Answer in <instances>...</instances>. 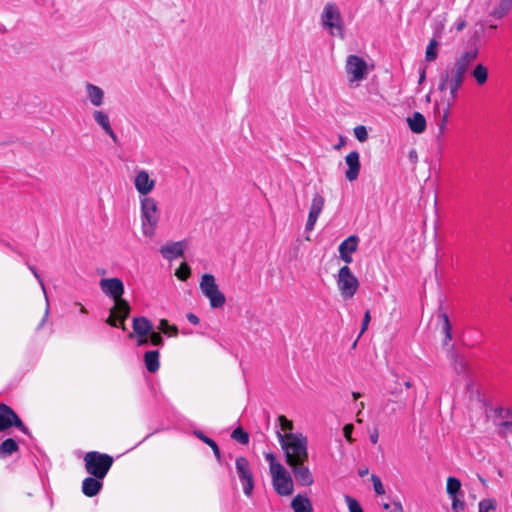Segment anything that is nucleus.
Here are the masks:
<instances>
[{
	"label": "nucleus",
	"instance_id": "f257e3e1",
	"mask_svg": "<svg viewBox=\"0 0 512 512\" xmlns=\"http://www.w3.org/2000/svg\"><path fill=\"white\" fill-rule=\"evenodd\" d=\"M101 291L114 301V305L110 308V315L106 323L110 326L125 330L124 321L130 314L131 307L129 303L123 299L125 291L123 281L120 278H102L99 282Z\"/></svg>",
	"mask_w": 512,
	"mask_h": 512
},
{
	"label": "nucleus",
	"instance_id": "f03ea898",
	"mask_svg": "<svg viewBox=\"0 0 512 512\" xmlns=\"http://www.w3.org/2000/svg\"><path fill=\"white\" fill-rule=\"evenodd\" d=\"M139 200V219L141 234L145 239H153L161 219V209L155 197H144Z\"/></svg>",
	"mask_w": 512,
	"mask_h": 512
},
{
	"label": "nucleus",
	"instance_id": "7ed1b4c3",
	"mask_svg": "<svg viewBox=\"0 0 512 512\" xmlns=\"http://www.w3.org/2000/svg\"><path fill=\"white\" fill-rule=\"evenodd\" d=\"M287 465L308 460V440L302 433L277 434Z\"/></svg>",
	"mask_w": 512,
	"mask_h": 512
},
{
	"label": "nucleus",
	"instance_id": "20e7f679",
	"mask_svg": "<svg viewBox=\"0 0 512 512\" xmlns=\"http://www.w3.org/2000/svg\"><path fill=\"white\" fill-rule=\"evenodd\" d=\"M345 74L350 88H357L374 70V64L368 57L350 54L345 60Z\"/></svg>",
	"mask_w": 512,
	"mask_h": 512
},
{
	"label": "nucleus",
	"instance_id": "39448f33",
	"mask_svg": "<svg viewBox=\"0 0 512 512\" xmlns=\"http://www.w3.org/2000/svg\"><path fill=\"white\" fill-rule=\"evenodd\" d=\"M321 25L332 37L345 38V25L340 9L334 3H327L321 13Z\"/></svg>",
	"mask_w": 512,
	"mask_h": 512
},
{
	"label": "nucleus",
	"instance_id": "423d86ee",
	"mask_svg": "<svg viewBox=\"0 0 512 512\" xmlns=\"http://www.w3.org/2000/svg\"><path fill=\"white\" fill-rule=\"evenodd\" d=\"M335 280L338 292L343 301L353 299L358 293L360 282L348 265H344L338 270Z\"/></svg>",
	"mask_w": 512,
	"mask_h": 512
},
{
	"label": "nucleus",
	"instance_id": "0eeeda50",
	"mask_svg": "<svg viewBox=\"0 0 512 512\" xmlns=\"http://www.w3.org/2000/svg\"><path fill=\"white\" fill-rule=\"evenodd\" d=\"M199 288L202 294L209 300L212 308H222L226 303V297L220 290L214 275L205 273L201 276Z\"/></svg>",
	"mask_w": 512,
	"mask_h": 512
},
{
	"label": "nucleus",
	"instance_id": "6e6552de",
	"mask_svg": "<svg viewBox=\"0 0 512 512\" xmlns=\"http://www.w3.org/2000/svg\"><path fill=\"white\" fill-rule=\"evenodd\" d=\"M466 77L460 75L448 68L441 75L438 89L443 93L441 98L455 101L458 97V92L462 88Z\"/></svg>",
	"mask_w": 512,
	"mask_h": 512
},
{
	"label": "nucleus",
	"instance_id": "1a4fd4ad",
	"mask_svg": "<svg viewBox=\"0 0 512 512\" xmlns=\"http://www.w3.org/2000/svg\"><path fill=\"white\" fill-rule=\"evenodd\" d=\"M132 184L138 195V199L152 197L151 194L157 187V178L153 172L144 168H138L134 171Z\"/></svg>",
	"mask_w": 512,
	"mask_h": 512
},
{
	"label": "nucleus",
	"instance_id": "9d476101",
	"mask_svg": "<svg viewBox=\"0 0 512 512\" xmlns=\"http://www.w3.org/2000/svg\"><path fill=\"white\" fill-rule=\"evenodd\" d=\"M84 461L87 472L98 479H103L106 476L113 463L111 456L98 452H88Z\"/></svg>",
	"mask_w": 512,
	"mask_h": 512
},
{
	"label": "nucleus",
	"instance_id": "9b49d317",
	"mask_svg": "<svg viewBox=\"0 0 512 512\" xmlns=\"http://www.w3.org/2000/svg\"><path fill=\"white\" fill-rule=\"evenodd\" d=\"M153 324L144 316L134 317L132 319V332L128 337L136 341L137 346L148 344L149 335L152 333Z\"/></svg>",
	"mask_w": 512,
	"mask_h": 512
},
{
	"label": "nucleus",
	"instance_id": "f8f14e48",
	"mask_svg": "<svg viewBox=\"0 0 512 512\" xmlns=\"http://www.w3.org/2000/svg\"><path fill=\"white\" fill-rule=\"evenodd\" d=\"M237 476L242 484L243 492L247 497L253 494L255 481L249 461L245 457H238L235 461Z\"/></svg>",
	"mask_w": 512,
	"mask_h": 512
},
{
	"label": "nucleus",
	"instance_id": "ddd939ff",
	"mask_svg": "<svg viewBox=\"0 0 512 512\" xmlns=\"http://www.w3.org/2000/svg\"><path fill=\"white\" fill-rule=\"evenodd\" d=\"M478 55H479V50L477 47H473L469 50L462 51L454 59V62L452 63V65L447 68L466 77L467 73L469 72V70L471 68V65L477 59Z\"/></svg>",
	"mask_w": 512,
	"mask_h": 512
},
{
	"label": "nucleus",
	"instance_id": "4468645a",
	"mask_svg": "<svg viewBox=\"0 0 512 512\" xmlns=\"http://www.w3.org/2000/svg\"><path fill=\"white\" fill-rule=\"evenodd\" d=\"M270 475L272 478V485L277 494L281 496H289L293 493V479L285 467L270 473Z\"/></svg>",
	"mask_w": 512,
	"mask_h": 512
},
{
	"label": "nucleus",
	"instance_id": "2eb2a0df",
	"mask_svg": "<svg viewBox=\"0 0 512 512\" xmlns=\"http://www.w3.org/2000/svg\"><path fill=\"white\" fill-rule=\"evenodd\" d=\"M16 426L24 433L27 432V428L23 425L20 418L15 412L6 404L0 405V431L6 430L11 426Z\"/></svg>",
	"mask_w": 512,
	"mask_h": 512
},
{
	"label": "nucleus",
	"instance_id": "dca6fc26",
	"mask_svg": "<svg viewBox=\"0 0 512 512\" xmlns=\"http://www.w3.org/2000/svg\"><path fill=\"white\" fill-rule=\"evenodd\" d=\"M324 204L325 199L323 198V196H321L318 193L313 195L309 209L308 219L305 226V229L307 231H312L314 229V226L324 208Z\"/></svg>",
	"mask_w": 512,
	"mask_h": 512
},
{
	"label": "nucleus",
	"instance_id": "f3484780",
	"mask_svg": "<svg viewBox=\"0 0 512 512\" xmlns=\"http://www.w3.org/2000/svg\"><path fill=\"white\" fill-rule=\"evenodd\" d=\"M345 164L347 166L345 178L349 182H354L358 179L361 170L360 154L357 151H351L345 156Z\"/></svg>",
	"mask_w": 512,
	"mask_h": 512
},
{
	"label": "nucleus",
	"instance_id": "a211bd4d",
	"mask_svg": "<svg viewBox=\"0 0 512 512\" xmlns=\"http://www.w3.org/2000/svg\"><path fill=\"white\" fill-rule=\"evenodd\" d=\"M92 117L94 122L102 129V131L116 143L118 141V137L112 128L108 113L104 110L97 109L92 112Z\"/></svg>",
	"mask_w": 512,
	"mask_h": 512
},
{
	"label": "nucleus",
	"instance_id": "6ab92c4d",
	"mask_svg": "<svg viewBox=\"0 0 512 512\" xmlns=\"http://www.w3.org/2000/svg\"><path fill=\"white\" fill-rule=\"evenodd\" d=\"M296 480L302 486H311L314 482L310 469L305 465V462H298L289 465Z\"/></svg>",
	"mask_w": 512,
	"mask_h": 512
},
{
	"label": "nucleus",
	"instance_id": "aec40b11",
	"mask_svg": "<svg viewBox=\"0 0 512 512\" xmlns=\"http://www.w3.org/2000/svg\"><path fill=\"white\" fill-rule=\"evenodd\" d=\"M85 95L87 101L94 107H101L105 102L104 90L92 83H86L84 85Z\"/></svg>",
	"mask_w": 512,
	"mask_h": 512
},
{
	"label": "nucleus",
	"instance_id": "412c9836",
	"mask_svg": "<svg viewBox=\"0 0 512 512\" xmlns=\"http://www.w3.org/2000/svg\"><path fill=\"white\" fill-rule=\"evenodd\" d=\"M185 248V241L170 242L160 248V253L164 259L172 261L178 257H182Z\"/></svg>",
	"mask_w": 512,
	"mask_h": 512
},
{
	"label": "nucleus",
	"instance_id": "4be33fe9",
	"mask_svg": "<svg viewBox=\"0 0 512 512\" xmlns=\"http://www.w3.org/2000/svg\"><path fill=\"white\" fill-rule=\"evenodd\" d=\"M357 247L358 238L354 235L349 236L339 245L340 257L346 263V265L353 261L352 254L357 250Z\"/></svg>",
	"mask_w": 512,
	"mask_h": 512
},
{
	"label": "nucleus",
	"instance_id": "5701e85b",
	"mask_svg": "<svg viewBox=\"0 0 512 512\" xmlns=\"http://www.w3.org/2000/svg\"><path fill=\"white\" fill-rule=\"evenodd\" d=\"M406 121L410 130L416 134L423 133L426 129V119L420 112H414Z\"/></svg>",
	"mask_w": 512,
	"mask_h": 512
},
{
	"label": "nucleus",
	"instance_id": "b1692460",
	"mask_svg": "<svg viewBox=\"0 0 512 512\" xmlns=\"http://www.w3.org/2000/svg\"><path fill=\"white\" fill-rule=\"evenodd\" d=\"M442 29H443V24L441 25L440 29L435 33V37L429 41V43L426 47L425 60L427 62H433L438 57V50H439L440 43L437 38H440Z\"/></svg>",
	"mask_w": 512,
	"mask_h": 512
},
{
	"label": "nucleus",
	"instance_id": "393cba45",
	"mask_svg": "<svg viewBox=\"0 0 512 512\" xmlns=\"http://www.w3.org/2000/svg\"><path fill=\"white\" fill-rule=\"evenodd\" d=\"M294 512H312L313 507L310 499L302 494H297L291 501Z\"/></svg>",
	"mask_w": 512,
	"mask_h": 512
},
{
	"label": "nucleus",
	"instance_id": "a878e982",
	"mask_svg": "<svg viewBox=\"0 0 512 512\" xmlns=\"http://www.w3.org/2000/svg\"><path fill=\"white\" fill-rule=\"evenodd\" d=\"M512 9V0H496L494 7L490 12V16L501 19L505 17Z\"/></svg>",
	"mask_w": 512,
	"mask_h": 512
},
{
	"label": "nucleus",
	"instance_id": "bb28decb",
	"mask_svg": "<svg viewBox=\"0 0 512 512\" xmlns=\"http://www.w3.org/2000/svg\"><path fill=\"white\" fill-rule=\"evenodd\" d=\"M471 76L478 86H483L488 81V68L483 63H477L471 70Z\"/></svg>",
	"mask_w": 512,
	"mask_h": 512
},
{
	"label": "nucleus",
	"instance_id": "cd10ccee",
	"mask_svg": "<svg viewBox=\"0 0 512 512\" xmlns=\"http://www.w3.org/2000/svg\"><path fill=\"white\" fill-rule=\"evenodd\" d=\"M102 483L98 478L88 477L85 478L82 484V491L88 497H93L100 491Z\"/></svg>",
	"mask_w": 512,
	"mask_h": 512
},
{
	"label": "nucleus",
	"instance_id": "c85d7f7f",
	"mask_svg": "<svg viewBox=\"0 0 512 512\" xmlns=\"http://www.w3.org/2000/svg\"><path fill=\"white\" fill-rule=\"evenodd\" d=\"M454 103H455V101L445 99V98H440V100L438 102H436L435 110L439 114H441V120L444 123L448 122L450 111H451V108L454 105Z\"/></svg>",
	"mask_w": 512,
	"mask_h": 512
},
{
	"label": "nucleus",
	"instance_id": "c756f323",
	"mask_svg": "<svg viewBox=\"0 0 512 512\" xmlns=\"http://www.w3.org/2000/svg\"><path fill=\"white\" fill-rule=\"evenodd\" d=\"M145 366L151 373L159 369V352L157 350L147 351L144 355Z\"/></svg>",
	"mask_w": 512,
	"mask_h": 512
},
{
	"label": "nucleus",
	"instance_id": "7c9ffc66",
	"mask_svg": "<svg viewBox=\"0 0 512 512\" xmlns=\"http://www.w3.org/2000/svg\"><path fill=\"white\" fill-rule=\"evenodd\" d=\"M461 482L456 477H448L446 480V493L449 497L458 496L461 494Z\"/></svg>",
	"mask_w": 512,
	"mask_h": 512
},
{
	"label": "nucleus",
	"instance_id": "2f4dec72",
	"mask_svg": "<svg viewBox=\"0 0 512 512\" xmlns=\"http://www.w3.org/2000/svg\"><path fill=\"white\" fill-rule=\"evenodd\" d=\"M30 270L32 271V273L34 274V276L37 278V280L39 281V284H40V287L42 289V292L44 294V297H45V312H44V316L41 320V323H40V327L44 325V323L46 322L48 316H49V299H48V296H47V293H46V287H45V284L43 282V280L41 279L40 275L37 273L36 269L34 267H30Z\"/></svg>",
	"mask_w": 512,
	"mask_h": 512
},
{
	"label": "nucleus",
	"instance_id": "473e14b6",
	"mask_svg": "<svg viewBox=\"0 0 512 512\" xmlns=\"http://www.w3.org/2000/svg\"><path fill=\"white\" fill-rule=\"evenodd\" d=\"M158 329L163 334L169 336V337H177L178 336V328L175 325L169 324L168 320L161 319L159 321Z\"/></svg>",
	"mask_w": 512,
	"mask_h": 512
},
{
	"label": "nucleus",
	"instance_id": "72a5a7b5",
	"mask_svg": "<svg viewBox=\"0 0 512 512\" xmlns=\"http://www.w3.org/2000/svg\"><path fill=\"white\" fill-rule=\"evenodd\" d=\"M17 449H18L17 443L13 439L9 438V439H6L0 445V454L10 455L13 452L17 451Z\"/></svg>",
	"mask_w": 512,
	"mask_h": 512
},
{
	"label": "nucleus",
	"instance_id": "f704fd0d",
	"mask_svg": "<svg viewBox=\"0 0 512 512\" xmlns=\"http://www.w3.org/2000/svg\"><path fill=\"white\" fill-rule=\"evenodd\" d=\"M196 436L201 439L204 443L207 444V446H210L214 452V455L216 456V458L219 460L221 458V455H220V450L218 448V445L216 444V442L214 440H212L211 438L205 436L202 432H196Z\"/></svg>",
	"mask_w": 512,
	"mask_h": 512
},
{
	"label": "nucleus",
	"instance_id": "c9c22d12",
	"mask_svg": "<svg viewBox=\"0 0 512 512\" xmlns=\"http://www.w3.org/2000/svg\"><path fill=\"white\" fill-rule=\"evenodd\" d=\"M478 507L479 512H492L495 511L497 507V502L495 499L486 498L479 502Z\"/></svg>",
	"mask_w": 512,
	"mask_h": 512
},
{
	"label": "nucleus",
	"instance_id": "e433bc0d",
	"mask_svg": "<svg viewBox=\"0 0 512 512\" xmlns=\"http://www.w3.org/2000/svg\"><path fill=\"white\" fill-rule=\"evenodd\" d=\"M191 274V269L189 265L185 262L181 263L178 269L175 271L176 277L181 281H186Z\"/></svg>",
	"mask_w": 512,
	"mask_h": 512
},
{
	"label": "nucleus",
	"instance_id": "4c0bfd02",
	"mask_svg": "<svg viewBox=\"0 0 512 512\" xmlns=\"http://www.w3.org/2000/svg\"><path fill=\"white\" fill-rule=\"evenodd\" d=\"M266 460L269 462V470L270 473L280 470L284 466L276 459V456L273 453H267L265 455Z\"/></svg>",
	"mask_w": 512,
	"mask_h": 512
},
{
	"label": "nucleus",
	"instance_id": "58836bf2",
	"mask_svg": "<svg viewBox=\"0 0 512 512\" xmlns=\"http://www.w3.org/2000/svg\"><path fill=\"white\" fill-rule=\"evenodd\" d=\"M451 499V509L453 512H463L466 504L463 499L460 498V495L449 497Z\"/></svg>",
	"mask_w": 512,
	"mask_h": 512
},
{
	"label": "nucleus",
	"instance_id": "ea45409f",
	"mask_svg": "<svg viewBox=\"0 0 512 512\" xmlns=\"http://www.w3.org/2000/svg\"><path fill=\"white\" fill-rule=\"evenodd\" d=\"M344 499L348 506L349 512H363L361 505L355 498L349 495H345Z\"/></svg>",
	"mask_w": 512,
	"mask_h": 512
},
{
	"label": "nucleus",
	"instance_id": "a19ab883",
	"mask_svg": "<svg viewBox=\"0 0 512 512\" xmlns=\"http://www.w3.org/2000/svg\"><path fill=\"white\" fill-rule=\"evenodd\" d=\"M278 422L281 427V434L292 432L293 430V422L289 419H287L284 415H280L278 417Z\"/></svg>",
	"mask_w": 512,
	"mask_h": 512
},
{
	"label": "nucleus",
	"instance_id": "79ce46f5",
	"mask_svg": "<svg viewBox=\"0 0 512 512\" xmlns=\"http://www.w3.org/2000/svg\"><path fill=\"white\" fill-rule=\"evenodd\" d=\"M232 438L242 444H247L249 442L248 434L242 428H236L232 433Z\"/></svg>",
	"mask_w": 512,
	"mask_h": 512
},
{
	"label": "nucleus",
	"instance_id": "37998d69",
	"mask_svg": "<svg viewBox=\"0 0 512 512\" xmlns=\"http://www.w3.org/2000/svg\"><path fill=\"white\" fill-rule=\"evenodd\" d=\"M355 138L359 142H365L368 139V131L364 125H358L353 130Z\"/></svg>",
	"mask_w": 512,
	"mask_h": 512
},
{
	"label": "nucleus",
	"instance_id": "c03bdc74",
	"mask_svg": "<svg viewBox=\"0 0 512 512\" xmlns=\"http://www.w3.org/2000/svg\"><path fill=\"white\" fill-rule=\"evenodd\" d=\"M371 480L373 483L375 493L378 495H383L385 493V490L381 482V479L377 475H372Z\"/></svg>",
	"mask_w": 512,
	"mask_h": 512
},
{
	"label": "nucleus",
	"instance_id": "a18cd8bd",
	"mask_svg": "<svg viewBox=\"0 0 512 512\" xmlns=\"http://www.w3.org/2000/svg\"><path fill=\"white\" fill-rule=\"evenodd\" d=\"M149 341L154 346H162L163 345V338L159 332H155L152 330V333L149 335Z\"/></svg>",
	"mask_w": 512,
	"mask_h": 512
},
{
	"label": "nucleus",
	"instance_id": "49530a36",
	"mask_svg": "<svg viewBox=\"0 0 512 512\" xmlns=\"http://www.w3.org/2000/svg\"><path fill=\"white\" fill-rule=\"evenodd\" d=\"M442 318L444 321V331L446 333V339L450 340L451 339V325L449 322V318L446 314H442Z\"/></svg>",
	"mask_w": 512,
	"mask_h": 512
},
{
	"label": "nucleus",
	"instance_id": "de8ad7c7",
	"mask_svg": "<svg viewBox=\"0 0 512 512\" xmlns=\"http://www.w3.org/2000/svg\"><path fill=\"white\" fill-rule=\"evenodd\" d=\"M344 436L350 443L353 442L352 438V432H353V425L352 424H346L343 428Z\"/></svg>",
	"mask_w": 512,
	"mask_h": 512
},
{
	"label": "nucleus",
	"instance_id": "09e8293b",
	"mask_svg": "<svg viewBox=\"0 0 512 512\" xmlns=\"http://www.w3.org/2000/svg\"><path fill=\"white\" fill-rule=\"evenodd\" d=\"M370 320H371L370 311L367 310L363 317L361 334H363L367 330Z\"/></svg>",
	"mask_w": 512,
	"mask_h": 512
},
{
	"label": "nucleus",
	"instance_id": "8fccbe9b",
	"mask_svg": "<svg viewBox=\"0 0 512 512\" xmlns=\"http://www.w3.org/2000/svg\"><path fill=\"white\" fill-rule=\"evenodd\" d=\"M378 439H379V431H378V429H374V430L370 433V441H371L373 444H377Z\"/></svg>",
	"mask_w": 512,
	"mask_h": 512
},
{
	"label": "nucleus",
	"instance_id": "3c124183",
	"mask_svg": "<svg viewBox=\"0 0 512 512\" xmlns=\"http://www.w3.org/2000/svg\"><path fill=\"white\" fill-rule=\"evenodd\" d=\"M466 27L465 19H459L455 24V29L460 32Z\"/></svg>",
	"mask_w": 512,
	"mask_h": 512
},
{
	"label": "nucleus",
	"instance_id": "603ef678",
	"mask_svg": "<svg viewBox=\"0 0 512 512\" xmlns=\"http://www.w3.org/2000/svg\"><path fill=\"white\" fill-rule=\"evenodd\" d=\"M187 319L190 323H192L194 325L199 324V318L193 313L187 314Z\"/></svg>",
	"mask_w": 512,
	"mask_h": 512
},
{
	"label": "nucleus",
	"instance_id": "864d4df0",
	"mask_svg": "<svg viewBox=\"0 0 512 512\" xmlns=\"http://www.w3.org/2000/svg\"><path fill=\"white\" fill-rule=\"evenodd\" d=\"M497 411L499 412L500 415H502V413L505 412V417H511L512 418V409H507L505 410L504 408H499L497 409Z\"/></svg>",
	"mask_w": 512,
	"mask_h": 512
},
{
	"label": "nucleus",
	"instance_id": "5fc2aeb1",
	"mask_svg": "<svg viewBox=\"0 0 512 512\" xmlns=\"http://www.w3.org/2000/svg\"><path fill=\"white\" fill-rule=\"evenodd\" d=\"M426 78V72L425 70H422L419 77V83H422Z\"/></svg>",
	"mask_w": 512,
	"mask_h": 512
},
{
	"label": "nucleus",
	"instance_id": "6e6d98bb",
	"mask_svg": "<svg viewBox=\"0 0 512 512\" xmlns=\"http://www.w3.org/2000/svg\"><path fill=\"white\" fill-rule=\"evenodd\" d=\"M77 305L80 307V308H79V311H80L81 313H83V314H86V313H87V310L85 309V307H84L82 304L77 303Z\"/></svg>",
	"mask_w": 512,
	"mask_h": 512
},
{
	"label": "nucleus",
	"instance_id": "4d7b16f0",
	"mask_svg": "<svg viewBox=\"0 0 512 512\" xmlns=\"http://www.w3.org/2000/svg\"><path fill=\"white\" fill-rule=\"evenodd\" d=\"M446 124H447V123H444V122L441 120L440 125H439V129H440V131H441V132H443V131L445 130V128H446Z\"/></svg>",
	"mask_w": 512,
	"mask_h": 512
},
{
	"label": "nucleus",
	"instance_id": "13d9d810",
	"mask_svg": "<svg viewBox=\"0 0 512 512\" xmlns=\"http://www.w3.org/2000/svg\"><path fill=\"white\" fill-rule=\"evenodd\" d=\"M360 396H361V395H360V393H359V392H353V393H352V397H353V399H354V400H357L358 398H360Z\"/></svg>",
	"mask_w": 512,
	"mask_h": 512
},
{
	"label": "nucleus",
	"instance_id": "bf43d9fd",
	"mask_svg": "<svg viewBox=\"0 0 512 512\" xmlns=\"http://www.w3.org/2000/svg\"><path fill=\"white\" fill-rule=\"evenodd\" d=\"M367 473H368V469H364V470H361V471L359 472V474H360L361 476H364V475H366Z\"/></svg>",
	"mask_w": 512,
	"mask_h": 512
},
{
	"label": "nucleus",
	"instance_id": "052dcab7",
	"mask_svg": "<svg viewBox=\"0 0 512 512\" xmlns=\"http://www.w3.org/2000/svg\"><path fill=\"white\" fill-rule=\"evenodd\" d=\"M404 385H405L406 388H410L411 387V383L410 382H405Z\"/></svg>",
	"mask_w": 512,
	"mask_h": 512
},
{
	"label": "nucleus",
	"instance_id": "680f3d73",
	"mask_svg": "<svg viewBox=\"0 0 512 512\" xmlns=\"http://www.w3.org/2000/svg\"><path fill=\"white\" fill-rule=\"evenodd\" d=\"M396 509H402V505L399 504L398 506H396Z\"/></svg>",
	"mask_w": 512,
	"mask_h": 512
},
{
	"label": "nucleus",
	"instance_id": "e2e57ef3",
	"mask_svg": "<svg viewBox=\"0 0 512 512\" xmlns=\"http://www.w3.org/2000/svg\"><path fill=\"white\" fill-rule=\"evenodd\" d=\"M396 509H402V505L399 504L398 506H396Z\"/></svg>",
	"mask_w": 512,
	"mask_h": 512
}]
</instances>
